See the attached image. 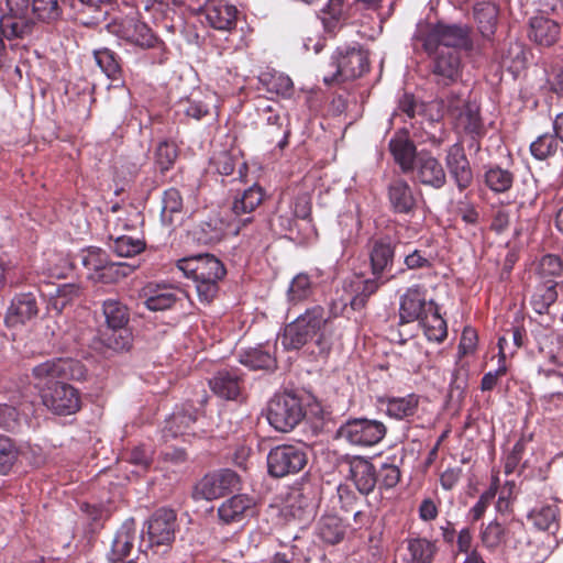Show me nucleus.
Listing matches in <instances>:
<instances>
[{
	"instance_id": "nucleus-1",
	"label": "nucleus",
	"mask_w": 563,
	"mask_h": 563,
	"mask_svg": "<svg viewBox=\"0 0 563 563\" xmlns=\"http://www.w3.org/2000/svg\"><path fill=\"white\" fill-rule=\"evenodd\" d=\"M177 267L196 284L198 298L210 303L218 294L219 282L225 275L224 265L212 254H197L177 262Z\"/></svg>"
},
{
	"instance_id": "nucleus-2",
	"label": "nucleus",
	"mask_w": 563,
	"mask_h": 563,
	"mask_svg": "<svg viewBox=\"0 0 563 563\" xmlns=\"http://www.w3.org/2000/svg\"><path fill=\"white\" fill-rule=\"evenodd\" d=\"M176 512L159 508L145 522L136 553L147 559L163 556L172 550L176 532Z\"/></svg>"
},
{
	"instance_id": "nucleus-3",
	"label": "nucleus",
	"mask_w": 563,
	"mask_h": 563,
	"mask_svg": "<svg viewBox=\"0 0 563 563\" xmlns=\"http://www.w3.org/2000/svg\"><path fill=\"white\" fill-rule=\"evenodd\" d=\"M279 340L286 350H299L313 342L318 350L311 353L327 354L332 345L329 319H294L285 325Z\"/></svg>"
},
{
	"instance_id": "nucleus-4",
	"label": "nucleus",
	"mask_w": 563,
	"mask_h": 563,
	"mask_svg": "<svg viewBox=\"0 0 563 563\" xmlns=\"http://www.w3.org/2000/svg\"><path fill=\"white\" fill-rule=\"evenodd\" d=\"M329 66L331 74L323 77L327 85L353 80L363 76L369 68L368 53L361 45H342L336 47Z\"/></svg>"
},
{
	"instance_id": "nucleus-5",
	"label": "nucleus",
	"mask_w": 563,
	"mask_h": 563,
	"mask_svg": "<svg viewBox=\"0 0 563 563\" xmlns=\"http://www.w3.org/2000/svg\"><path fill=\"white\" fill-rule=\"evenodd\" d=\"M415 38L421 42L428 54L441 49H456L466 47L470 43L468 29L459 24L438 23L426 31L419 30Z\"/></svg>"
},
{
	"instance_id": "nucleus-6",
	"label": "nucleus",
	"mask_w": 563,
	"mask_h": 563,
	"mask_svg": "<svg viewBox=\"0 0 563 563\" xmlns=\"http://www.w3.org/2000/svg\"><path fill=\"white\" fill-rule=\"evenodd\" d=\"M86 373L87 369L80 361L69 357L48 360L32 369L34 386L40 394L42 389L53 386L55 382L85 379Z\"/></svg>"
},
{
	"instance_id": "nucleus-7",
	"label": "nucleus",
	"mask_w": 563,
	"mask_h": 563,
	"mask_svg": "<svg viewBox=\"0 0 563 563\" xmlns=\"http://www.w3.org/2000/svg\"><path fill=\"white\" fill-rule=\"evenodd\" d=\"M305 415L301 399L290 393L275 395L267 406V420L275 430L280 432L292 430Z\"/></svg>"
},
{
	"instance_id": "nucleus-8",
	"label": "nucleus",
	"mask_w": 563,
	"mask_h": 563,
	"mask_svg": "<svg viewBox=\"0 0 563 563\" xmlns=\"http://www.w3.org/2000/svg\"><path fill=\"white\" fill-rule=\"evenodd\" d=\"M387 427L384 422L368 418H352L338 430V438L351 445L371 448L385 438Z\"/></svg>"
},
{
	"instance_id": "nucleus-9",
	"label": "nucleus",
	"mask_w": 563,
	"mask_h": 563,
	"mask_svg": "<svg viewBox=\"0 0 563 563\" xmlns=\"http://www.w3.org/2000/svg\"><path fill=\"white\" fill-rule=\"evenodd\" d=\"M307 462V450L302 444H280L271 449L267 455L268 473L275 478L299 473Z\"/></svg>"
},
{
	"instance_id": "nucleus-10",
	"label": "nucleus",
	"mask_w": 563,
	"mask_h": 563,
	"mask_svg": "<svg viewBox=\"0 0 563 563\" xmlns=\"http://www.w3.org/2000/svg\"><path fill=\"white\" fill-rule=\"evenodd\" d=\"M108 30L118 38L141 48H163L164 46L152 30L135 16L115 19L108 24Z\"/></svg>"
},
{
	"instance_id": "nucleus-11",
	"label": "nucleus",
	"mask_w": 563,
	"mask_h": 563,
	"mask_svg": "<svg viewBox=\"0 0 563 563\" xmlns=\"http://www.w3.org/2000/svg\"><path fill=\"white\" fill-rule=\"evenodd\" d=\"M40 396L43 405L56 416H70L81 408L79 390L65 382H55L42 389Z\"/></svg>"
},
{
	"instance_id": "nucleus-12",
	"label": "nucleus",
	"mask_w": 563,
	"mask_h": 563,
	"mask_svg": "<svg viewBox=\"0 0 563 563\" xmlns=\"http://www.w3.org/2000/svg\"><path fill=\"white\" fill-rule=\"evenodd\" d=\"M264 199V190L262 187L257 185H253L250 188L245 189L241 197L235 198L231 211L236 217L234 220L228 221L224 228L218 229L213 235L210 236L211 240H219L223 234H239L241 229L251 222L252 218L247 217L245 219H240L239 217L242 214L251 213L254 211Z\"/></svg>"
},
{
	"instance_id": "nucleus-13",
	"label": "nucleus",
	"mask_w": 563,
	"mask_h": 563,
	"mask_svg": "<svg viewBox=\"0 0 563 563\" xmlns=\"http://www.w3.org/2000/svg\"><path fill=\"white\" fill-rule=\"evenodd\" d=\"M525 536V525L521 520L512 518L506 526L493 520L481 530L479 537L483 545L495 551L504 544L521 542Z\"/></svg>"
},
{
	"instance_id": "nucleus-14",
	"label": "nucleus",
	"mask_w": 563,
	"mask_h": 563,
	"mask_svg": "<svg viewBox=\"0 0 563 563\" xmlns=\"http://www.w3.org/2000/svg\"><path fill=\"white\" fill-rule=\"evenodd\" d=\"M388 280V278L383 279V276H374L373 279H358L355 285L357 294L349 296V298L334 300L330 307V317L349 316L356 312L360 313L365 307L368 297L376 292L377 289Z\"/></svg>"
},
{
	"instance_id": "nucleus-15",
	"label": "nucleus",
	"mask_w": 563,
	"mask_h": 563,
	"mask_svg": "<svg viewBox=\"0 0 563 563\" xmlns=\"http://www.w3.org/2000/svg\"><path fill=\"white\" fill-rule=\"evenodd\" d=\"M240 485L239 475L231 470L205 475L195 486L194 497L196 499L212 500L224 496L238 488Z\"/></svg>"
},
{
	"instance_id": "nucleus-16",
	"label": "nucleus",
	"mask_w": 563,
	"mask_h": 563,
	"mask_svg": "<svg viewBox=\"0 0 563 563\" xmlns=\"http://www.w3.org/2000/svg\"><path fill=\"white\" fill-rule=\"evenodd\" d=\"M431 62L430 70L434 84L439 87H449L462 77L461 54L456 49H441Z\"/></svg>"
},
{
	"instance_id": "nucleus-17",
	"label": "nucleus",
	"mask_w": 563,
	"mask_h": 563,
	"mask_svg": "<svg viewBox=\"0 0 563 563\" xmlns=\"http://www.w3.org/2000/svg\"><path fill=\"white\" fill-rule=\"evenodd\" d=\"M399 317H441L437 303L429 299L427 289L412 285L399 298Z\"/></svg>"
},
{
	"instance_id": "nucleus-18",
	"label": "nucleus",
	"mask_w": 563,
	"mask_h": 563,
	"mask_svg": "<svg viewBox=\"0 0 563 563\" xmlns=\"http://www.w3.org/2000/svg\"><path fill=\"white\" fill-rule=\"evenodd\" d=\"M136 540V527L133 519L124 521L114 533L111 548L107 553L109 563H136L139 556H132Z\"/></svg>"
},
{
	"instance_id": "nucleus-19",
	"label": "nucleus",
	"mask_w": 563,
	"mask_h": 563,
	"mask_svg": "<svg viewBox=\"0 0 563 563\" xmlns=\"http://www.w3.org/2000/svg\"><path fill=\"white\" fill-rule=\"evenodd\" d=\"M448 111L455 112L460 110L457 115V124L473 137H481L485 134V126L479 115V109L474 103H465L460 96L452 93L446 101Z\"/></svg>"
},
{
	"instance_id": "nucleus-20",
	"label": "nucleus",
	"mask_w": 563,
	"mask_h": 563,
	"mask_svg": "<svg viewBox=\"0 0 563 563\" xmlns=\"http://www.w3.org/2000/svg\"><path fill=\"white\" fill-rule=\"evenodd\" d=\"M128 321L129 319H104L98 331V342L115 352L129 350L133 336Z\"/></svg>"
},
{
	"instance_id": "nucleus-21",
	"label": "nucleus",
	"mask_w": 563,
	"mask_h": 563,
	"mask_svg": "<svg viewBox=\"0 0 563 563\" xmlns=\"http://www.w3.org/2000/svg\"><path fill=\"white\" fill-rule=\"evenodd\" d=\"M210 389L224 400H239L244 390L243 373L240 368H223L209 380Z\"/></svg>"
},
{
	"instance_id": "nucleus-22",
	"label": "nucleus",
	"mask_w": 563,
	"mask_h": 563,
	"mask_svg": "<svg viewBox=\"0 0 563 563\" xmlns=\"http://www.w3.org/2000/svg\"><path fill=\"white\" fill-rule=\"evenodd\" d=\"M349 466L347 478L351 479L361 495H369L377 485V471L374 464L362 456H345Z\"/></svg>"
},
{
	"instance_id": "nucleus-23",
	"label": "nucleus",
	"mask_w": 563,
	"mask_h": 563,
	"mask_svg": "<svg viewBox=\"0 0 563 563\" xmlns=\"http://www.w3.org/2000/svg\"><path fill=\"white\" fill-rule=\"evenodd\" d=\"M417 180L433 189H441L446 183L445 170L438 158L429 152H420L413 165Z\"/></svg>"
},
{
	"instance_id": "nucleus-24",
	"label": "nucleus",
	"mask_w": 563,
	"mask_h": 563,
	"mask_svg": "<svg viewBox=\"0 0 563 563\" xmlns=\"http://www.w3.org/2000/svg\"><path fill=\"white\" fill-rule=\"evenodd\" d=\"M261 111L264 120V134L269 142L277 141V146L280 150L285 148L290 135L287 117L278 106L266 104Z\"/></svg>"
},
{
	"instance_id": "nucleus-25",
	"label": "nucleus",
	"mask_w": 563,
	"mask_h": 563,
	"mask_svg": "<svg viewBox=\"0 0 563 563\" xmlns=\"http://www.w3.org/2000/svg\"><path fill=\"white\" fill-rule=\"evenodd\" d=\"M445 164L460 191H464L472 185L473 172L461 144L455 143L448 148Z\"/></svg>"
},
{
	"instance_id": "nucleus-26",
	"label": "nucleus",
	"mask_w": 563,
	"mask_h": 563,
	"mask_svg": "<svg viewBox=\"0 0 563 563\" xmlns=\"http://www.w3.org/2000/svg\"><path fill=\"white\" fill-rule=\"evenodd\" d=\"M388 148L395 163L404 174L413 172V165L419 153H417V147L406 130H400L391 136Z\"/></svg>"
},
{
	"instance_id": "nucleus-27",
	"label": "nucleus",
	"mask_w": 563,
	"mask_h": 563,
	"mask_svg": "<svg viewBox=\"0 0 563 563\" xmlns=\"http://www.w3.org/2000/svg\"><path fill=\"white\" fill-rule=\"evenodd\" d=\"M205 15L213 29L231 31L236 25L238 9L227 0H210L205 5Z\"/></svg>"
},
{
	"instance_id": "nucleus-28",
	"label": "nucleus",
	"mask_w": 563,
	"mask_h": 563,
	"mask_svg": "<svg viewBox=\"0 0 563 563\" xmlns=\"http://www.w3.org/2000/svg\"><path fill=\"white\" fill-rule=\"evenodd\" d=\"M347 532V525L335 514L322 515L314 527L316 537L327 545L341 543Z\"/></svg>"
},
{
	"instance_id": "nucleus-29",
	"label": "nucleus",
	"mask_w": 563,
	"mask_h": 563,
	"mask_svg": "<svg viewBox=\"0 0 563 563\" xmlns=\"http://www.w3.org/2000/svg\"><path fill=\"white\" fill-rule=\"evenodd\" d=\"M395 244L388 236L373 240L369 249V261L373 276L382 277L393 267Z\"/></svg>"
},
{
	"instance_id": "nucleus-30",
	"label": "nucleus",
	"mask_w": 563,
	"mask_h": 563,
	"mask_svg": "<svg viewBox=\"0 0 563 563\" xmlns=\"http://www.w3.org/2000/svg\"><path fill=\"white\" fill-rule=\"evenodd\" d=\"M387 189L388 200L394 212L409 214L415 211L417 199L407 180L395 178L390 181Z\"/></svg>"
},
{
	"instance_id": "nucleus-31",
	"label": "nucleus",
	"mask_w": 563,
	"mask_h": 563,
	"mask_svg": "<svg viewBox=\"0 0 563 563\" xmlns=\"http://www.w3.org/2000/svg\"><path fill=\"white\" fill-rule=\"evenodd\" d=\"M255 506L254 499L245 494L232 496L218 508V516L224 523L242 521Z\"/></svg>"
},
{
	"instance_id": "nucleus-32",
	"label": "nucleus",
	"mask_w": 563,
	"mask_h": 563,
	"mask_svg": "<svg viewBox=\"0 0 563 563\" xmlns=\"http://www.w3.org/2000/svg\"><path fill=\"white\" fill-rule=\"evenodd\" d=\"M406 563H433L439 552L437 541L423 537L406 539Z\"/></svg>"
},
{
	"instance_id": "nucleus-33",
	"label": "nucleus",
	"mask_w": 563,
	"mask_h": 563,
	"mask_svg": "<svg viewBox=\"0 0 563 563\" xmlns=\"http://www.w3.org/2000/svg\"><path fill=\"white\" fill-rule=\"evenodd\" d=\"M560 25L543 15H537L530 20L529 37L542 46L553 45L560 35Z\"/></svg>"
},
{
	"instance_id": "nucleus-34",
	"label": "nucleus",
	"mask_w": 563,
	"mask_h": 563,
	"mask_svg": "<svg viewBox=\"0 0 563 563\" xmlns=\"http://www.w3.org/2000/svg\"><path fill=\"white\" fill-rule=\"evenodd\" d=\"M473 13L481 34L484 37L493 36L498 22V5L490 0L478 1L474 4Z\"/></svg>"
},
{
	"instance_id": "nucleus-35",
	"label": "nucleus",
	"mask_w": 563,
	"mask_h": 563,
	"mask_svg": "<svg viewBox=\"0 0 563 563\" xmlns=\"http://www.w3.org/2000/svg\"><path fill=\"white\" fill-rule=\"evenodd\" d=\"M385 405V412L396 420L409 419L416 415L419 407V396L408 394L404 397H387L380 400Z\"/></svg>"
},
{
	"instance_id": "nucleus-36",
	"label": "nucleus",
	"mask_w": 563,
	"mask_h": 563,
	"mask_svg": "<svg viewBox=\"0 0 563 563\" xmlns=\"http://www.w3.org/2000/svg\"><path fill=\"white\" fill-rule=\"evenodd\" d=\"M34 22L27 14L4 13L0 18V30L3 36L11 41L13 38H23L33 31Z\"/></svg>"
},
{
	"instance_id": "nucleus-37",
	"label": "nucleus",
	"mask_w": 563,
	"mask_h": 563,
	"mask_svg": "<svg viewBox=\"0 0 563 563\" xmlns=\"http://www.w3.org/2000/svg\"><path fill=\"white\" fill-rule=\"evenodd\" d=\"M274 350L275 346L269 344L250 349L241 354L240 362L252 369L273 371L277 366Z\"/></svg>"
},
{
	"instance_id": "nucleus-38",
	"label": "nucleus",
	"mask_w": 563,
	"mask_h": 563,
	"mask_svg": "<svg viewBox=\"0 0 563 563\" xmlns=\"http://www.w3.org/2000/svg\"><path fill=\"white\" fill-rule=\"evenodd\" d=\"M528 519L537 529L555 534L559 529V507L555 504L537 506L529 512Z\"/></svg>"
},
{
	"instance_id": "nucleus-39",
	"label": "nucleus",
	"mask_w": 563,
	"mask_h": 563,
	"mask_svg": "<svg viewBox=\"0 0 563 563\" xmlns=\"http://www.w3.org/2000/svg\"><path fill=\"white\" fill-rule=\"evenodd\" d=\"M558 283L547 284L542 283L536 287V290L531 297L530 303L532 309L538 314L550 313V307L558 299Z\"/></svg>"
},
{
	"instance_id": "nucleus-40",
	"label": "nucleus",
	"mask_w": 563,
	"mask_h": 563,
	"mask_svg": "<svg viewBox=\"0 0 563 563\" xmlns=\"http://www.w3.org/2000/svg\"><path fill=\"white\" fill-rule=\"evenodd\" d=\"M81 265L87 269V276L95 282V275L100 274L107 262L108 255L99 247L90 246L78 254Z\"/></svg>"
},
{
	"instance_id": "nucleus-41",
	"label": "nucleus",
	"mask_w": 563,
	"mask_h": 563,
	"mask_svg": "<svg viewBox=\"0 0 563 563\" xmlns=\"http://www.w3.org/2000/svg\"><path fill=\"white\" fill-rule=\"evenodd\" d=\"M486 186L496 194L508 191L514 184V174L499 166H489L484 175Z\"/></svg>"
},
{
	"instance_id": "nucleus-42",
	"label": "nucleus",
	"mask_w": 563,
	"mask_h": 563,
	"mask_svg": "<svg viewBox=\"0 0 563 563\" xmlns=\"http://www.w3.org/2000/svg\"><path fill=\"white\" fill-rule=\"evenodd\" d=\"M96 64L101 71L112 81L121 79L122 69L117 55L109 48H99L93 52Z\"/></svg>"
},
{
	"instance_id": "nucleus-43",
	"label": "nucleus",
	"mask_w": 563,
	"mask_h": 563,
	"mask_svg": "<svg viewBox=\"0 0 563 563\" xmlns=\"http://www.w3.org/2000/svg\"><path fill=\"white\" fill-rule=\"evenodd\" d=\"M178 158V147L174 142L162 141L158 143L155 154V167L162 173H166L173 168Z\"/></svg>"
},
{
	"instance_id": "nucleus-44",
	"label": "nucleus",
	"mask_w": 563,
	"mask_h": 563,
	"mask_svg": "<svg viewBox=\"0 0 563 563\" xmlns=\"http://www.w3.org/2000/svg\"><path fill=\"white\" fill-rule=\"evenodd\" d=\"M38 313L36 298L33 294L16 295L10 307L7 317H33Z\"/></svg>"
},
{
	"instance_id": "nucleus-45",
	"label": "nucleus",
	"mask_w": 563,
	"mask_h": 563,
	"mask_svg": "<svg viewBox=\"0 0 563 563\" xmlns=\"http://www.w3.org/2000/svg\"><path fill=\"white\" fill-rule=\"evenodd\" d=\"M531 437L527 438L526 435H521L518 441L514 444L510 452L506 455L505 459V474L510 475L517 472L519 468L520 472L526 468V463H522L523 455L527 450V445L530 442Z\"/></svg>"
},
{
	"instance_id": "nucleus-46",
	"label": "nucleus",
	"mask_w": 563,
	"mask_h": 563,
	"mask_svg": "<svg viewBox=\"0 0 563 563\" xmlns=\"http://www.w3.org/2000/svg\"><path fill=\"white\" fill-rule=\"evenodd\" d=\"M79 294V287L74 284H64L56 289V295L49 299L47 313L58 316L65 312L68 299Z\"/></svg>"
},
{
	"instance_id": "nucleus-47",
	"label": "nucleus",
	"mask_w": 563,
	"mask_h": 563,
	"mask_svg": "<svg viewBox=\"0 0 563 563\" xmlns=\"http://www.w3.org/2000/svg\"><path fill=\"white\" fill-rule=\"evenodd\" d=\"M177 294H180V291L170 287H163L145 300V306L154 312L165 311L176 303L178 299Z\"/></svg>"
},
{
	"instance_id": "nucleus-48",
	"label": "nucleus",
	"mask_w": 563,
	"mask_h": 563,
	"mask_svg": "<svg viewBox=\"0 0 563 563\" xmlns=\"http://www.w3.org/2000/svg\"><path fill=\"white\" fill-rule=\"evenodd\" d=\"M562 269L561 258L553 254H547L540 258L537 265V275L542 283L554 284L552 278L559 276Z\"/></svg>"
},
{
	"instance_id": "nucleus-49",
	"label": "nucleus",
	"mask_w": 563,
	"mask_h": 563,
	"mask_svg": "<svg viewBox=\"0 0 563 563\" xmlns=\"http://www.w3.org/2000/svg\"><path fill=\"white\" fill-rule=\"evenodd\" d=\"M343 0H329L321 11V22L328 33L333 34L340 25L343 15Z\"/></svg>"
},
{
	"instance_id": "nucleus-50",
	"label": "nucleus",
	"mask_w": 563,
	"mask_h": 563,
	"mask_svg": "<svg viewBox=\"0 0 563 563\" xmlns=\"http://www.w3.org/2000/svg\"><path fill=\"white\" fill-rule=\"evenodd\" d=\"M32 11L43 22H54L62 16V7L58 0H33Z\"/></svg>"
},
{
	"instance_id": "nucleus-51",
	"label": "nucleus",
	"mask_w": 563,
	"mask_h": 563,
	"mask_svg": "<svg viewBox=\"0 0 563 563\" xmlns=\"http://www.w3.org/2000/svg\"><path fill=\"white\" fill-rule=\"evenodd\" d=\"M260 80L266 86L267 90L279 96H289L292 90L291 79L279 73L262 74Z\"/></svg>"
},
{
	"instance_id": "nucleus-52",
	"label": "nucleus",
	"mask_w": 563,
	"mask_h": 563,
	"mask_svg": "<svg viewBox=\"0 0 563 563\" xmlns=\"http://www.w3.org/2000/svg\"><path fill=\"white\" fill-rule=\"evenodd\" d=\"M131 266L126 263L108 261L100 274L95 275V282L113 284L131 273Z\"/></svg>"
},
{
	"instance_id": "nucleus-53",
	"label": "nucleus",
	"mask_w": 563,
	"mask_h": 563,
	"mask_svg": "<svg viewBox=\"0 0 563 563\" xmlns=\"http://www.w3.org/2000/svg\"><path fill=\"white\" fill-rule=\"evenodd\" d=\"M558 146L556 137L550 133H544L530 144V152L534 158L542 161L554 155Z\"/></svg>"
},
{
	"instance_id": "nucleus-54",
	"label": "nucleus",
	"mask_w": 563,
	"mask_h": 563,
	"mask_svg": "<svg viewBox=\"0 0 563 563\" xmlns=\"http://www.w3.org/2000/svg\"><path fill=\"white\" fill-rule=\"evenodd\" d=\"M111 249L118 256L131 257L141 253L145 249V243L141 239L121 235L114 240Z\"/></svg>"
},
{
	"instance_id": "nucleus-55",
	"label": "nucleus",
	"mask_w": 563,
	"mask_h": 563,
	"mask_svg": "<svg viewBox=\"0 0 563 563\" xmlns=\"http://www.w3.org/2000/svg\"><path fill=\"white\" fill-rule=\"evenodd\" d=\"M183 210V198L178 189L169 188L164 191L162 217L164 220L173 222V216Z\"/></svg>"
},
{
	"instance_id": "nucleus-56",
	"label": "nucleus",
	"mask_w": 563,
	"mask_h": 563,
	"mask_svg": "<svg viewBox=\"0 0 563 563\" xmlns=\"http://www.w3.org/2000/svg\"><path fill=\"white\" fill-rule=\"evenodd\" d=\"M311 294V280L305 273L296 275L289 286L288 297L291 302L301 301Z\"/></svg>"
},
{
	"instance_id": "nucleus-57",
	"label": "nucleus",
	"mask_w": 563,
	"mask_h": 563,
	"mask_svg": "<svg viewBox=\"0 0 563 563\" xmlns=\"http://www.w3.org/2000/svg\"><path fill=\"white\" fill-rule=\"evenodd\" d=\"M401 477L398 466L393 463H384L377 471V485L380 490L391 489L397 486Z\"/></svg>"
},
{
	"instance_id": "nucleus-58",
	"label": "nucleus",
	"mask_w": 563,
	"mask_h": 563,
	"mask_svg": "<svg viewBox=\"0 0 563 563\" xmlns=\"http://www.w3.org/2000/svg\"><path fill=\"white\" fill-rule=\"evenodd\" d=\"M429 341L442 342L448 336L445 319H419Z\"/></svg>"
},
{
	"instance_id": "nucleus-59",
	"label": "nucleus",
	"mask_w": 563,
	"mask_h": 563,
	"mask_svg": "<svg viewBox=\"0 0 563 563\" xmlns=\"http://www.w3.org/2000/svg\"><path fill=\"white\" fill-rule=\"evenodd\" d=\"M21 427L20 413L15 407L0 404V428L9 432H15Z\"/></svg>"
},
{
	"instance_id": "nucleus-60",
	"label": "nucleus",
	"mask_w": 563,
	"mask_h": 563,
	"mask_svg": "<svg viewBox=\"0 0 563 563\" xmlns=\"http://www.w3.org/2000/svg\"><path fill=\"white\" fill-rule=\"evenodd\" d=\"M454 211L465 224L475 225L479 220L476 206L471 202L466 196L455 203Z\"/></svg>"
},
{
	"instance_id": "nucleus-61",
	"label": "nucleus",
	"mask_w": 563,
	"mask_h": 563,
	"mask_svg": "<svg viewBox=\"0 0 563 563\" xmlns=\"http://www.w3.org/2000/svg\"><path fill=\"white\" fill-rule=\"evenodd\" d=\"M477 332L471 327H465L459 344V358L473 354L477 346Z\"/></svg>"
},
{
	"instance_id": "nucleus-62",
	"label": "nucleus",
	"mask_w": 563,
	"mask_h": 563,
	"mask_svg": "<svg viewBox=\"0 0 563 563\" xmlns=\"http://www.w3.org/2000/svg\"><path fill=\"white\" fill-rule=\"evenodd\" d=\"M336 493L340 508L345 512L354 510L360 499L356 493L349 485L344 484L339 485Z\"/></svg>"
},
{
	"instance_id": "nucleus-63",
	"label": "nucleus",
	"mask_w": 563,
	"mask_h": 563,
	"mask_svg": "<svg viewBox=\"0 0 563 563\" xmlns=\"http://www.w3.org/2000/svg\"><path fill=\"white\" fill-rule=\"evenodd\" d=\"M496 496V489L489 488L486 492H484L478 500L475 503V505L470 509V516L472 518V521H478L487 510L489 504Z\"/></svg>"
},
{
	"instance_id": "nucleus-64",
	"label": "nucleus",
	"mask_w": 563,
	"mask_h": 563,
	"mask_svg": "<svg viewBox=\"0 0 563 563\" xmlns=\"http://www.w3.org/2000/svg\"><path fill=\"white\" fill-rule=\"evenodd\" d=\"M404 263L408 269L429 268L432 264L431 260L420 250L409 253L405 257Z\"/></svg>"
}]
</instances>
